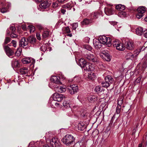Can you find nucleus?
Here are the masks:
<instances>
[{"label":"nucleus","mask_w":147,"mask_h":147,"mask_svg":"<svg viewBox=\"0 0 147 147\" xmlns=\"http://www.w3.org/2000/svg\"><path fill=\"white\" fill-rule=\"evenodd\" d=\"M144 36L145 37L147 38V29L144 31Z\"/></svg>","instance_id":"obj_60"},{"label":"nucleus","mask_w":147,"mask_h":147,"mask_svg":"<svg viewBox=\"0 0 147 147\" xmlns=\"http://www.w3.org/2000/svg\"><path fill=\"white\" fill-rule=\"evenodd\" d=\"M72 7V5L71 4V2L69 3H68L63 6V8H67L69 9H71Z\"/></svg>","instance_id":"obj_40"},{"label":"nucleus","mask_w":147,"mask_h":147,"mask_svg":"<svg viewBox=\"0 0 147 147\" xmlns=\"http://www.w3.org/2000/svg\"><path fill=\"white\" fill-rule=\"evenodd\" d=\"M85 57L89 61L96 63L98 62L99 61L97 57L93 54L90 53L87 54L85 55Z\"/></svg>","instance_id":"obj_5"},{"label":"nucleus","mask_w":147,"mask_h":147,"mask_svg":"<svg viewBox=\"0 0 147 147\" xmlns=\"http://www.w3.org/2000/svg\"><path fill=\"white\" fill-rule=\"evenodd\" d=\"M37 28H38L39 30H43V27L41 24H38L37 25Z\"/></svg>","instance_id":"obj_49"},{"label":"nucleus","mask_w":147,"mask_h":147,"mask_svg":"<svg viewBox=\"0 0 147 147\" xmlns=\"http://www.w3.org/2000/svg\"><path fill=\"white\" fill-rule=\"evenodd\" d=\"M123 99L121 98H119L118 100L117 105L121 106L123 103Z\"/></svg>","instance_id":"obj_45"},{"label":"nucleus","mask_w":147,"mask_h":147,"mask_svg":"<svg viewBox=\"0 0 147 147\" xmlns=\"http://www.w3.org/2000/svg\"><path fill=\"white\" fill-rule=\"evenodd\" d=\"M125 48L129 50H133L134 48V43L132 41L129 40L125 42Z\"/></svg>","instance_id":"obj_10"},{"label":"nucleus","mask_w":147,"mask_h":147,"mask_svg":"<svg viewBox=\"0 0 147 147\" xmlns=\"http://www.w3.org/2000/svg\"><path fill=\"white\" fill-rule=\"evenodd\" d=\"M85 48L86 49H87L88 50H89V51L91 50L92 49V48L89 45H86L85 46Z\"/></svg>","instance_id":"obj_53"},{"label":"nucleus","mask_w":147,"mask_h":147,"mask_svg":"<svg viewBox=\"0 0 147 147\" xmlns=\"http://www.w3.org/2000/svg\"><path fill=\"white\" fill-rule=\"evenodd\" d=\"M142 49L139 48L136 49L134 52V55L135 57H137L138 55L139 54L140 52L141 51V50Z\"/></svg>","instance_id":"obj_34"},{"label":"nucleus","mask_w":147,"mask_h":147,"mask_svg":"<svg viewBox=\"0 0 147 147\" xmlns=\"http://www.w3.org/2000/svg\"><path fill=\"white\" fill-rule=\"evenodd\" d=\"M54 89L56 92L60 93L64 92L66 90V88L65 86H58L55 87Z\"/></svg>","instance_id":"obj_18"},{"label":"nucleus","mask_w":147,"mask_h":147,"mask_svg":"<svg viewBox=\"0 0 147 147\" xmlns=\"http://www.w3.org/2000/svg\"><path fill=\"white\" fill-rule=\"evenodd\" d=\"M55 105L56 107H58L59 106V104L58 102H56L55 103Z\"/></svg>","instance_id":"obj_64"},{"label":"nucleus","mask_w":147,"mask_h":147,"mask_svg":"<svg viewBox=\"0 0 147 147\" xmlns=\"http://www.w3.org/2000/svg\"><path fill=\"white\" fill-rule=\"evenodd\" d=\"M28 41L26 40L25 38L22 37L19 42V45L23 48L26 47V46L28 45Z\"/></svg>","instance_id":"obj_16"},{"label":"nucleus","mask_w":147,"mask_h":147,"mask_svg":"<svg viewBox=\"0 0 147 147\" xmlns=\"http://www.w3.org/2000/svg\"><path fill=\"white\" fill-rule=\"evenodd\" d=\"M113 47L118 50L123 51L125 49L123 44L118 40H115L113 42Z\"/></svg>","instance_id":"obj_3"},{"label":"nucleus","mask_w":147,"mask_h":147,"mask_svg":"<svg viewBox=\"0 0 147 147\" xmlns=\"http://www.w3.org/2000/svg\"><path fill=\"white\" fill-rule=\"evenodd\" d=\"M115 8L116 9L120 11H123L125 9V6L121 4H119L117 5Z\"/></svg>","instance_id":"obj_29"},{"label":"nucleus","mask_w":147,"mask_h":147,"mask_svg":"<svg viewBox=\"0 0 147 147\" xmlns=\"http://www.w3.org/2000/svg\"><path fill=\"white\" fill-rule=\"evenodd\" d=\"M58 6V4L56 3H53L52 6L54 8H56Z\"/></svg>","instance_id":"obj_57"},{"label":"nucleus","mask_w":147,"mask_h":147,"mask_svg":"<svg viewBox=\"0 0 147 147\" xmlns=\"http://www.w3.org/2000/svg\"><path fill=\"white\" fill-rule=\"evenodd\" d=\"M94 69V67L92 66L91 65H90L88 63V64H87L85 68H84V70L89 71H92Z\"/></svg>","instance_id":"obj_24"},{"label":"nucleus","mask_w":147,"mask_h":147,"mask_svg":"<svg viewBox=\"0 0 147 147\" xmlns=\"http://www.w3.org/2000/svg\"><path fill=\"white\" fill-rule=\"evenodd\" d=\"M105 13L107 15H110L113 14L114 11L111 7H106L105 9Z\"/></svg>","instance_id":"obj_21"},{"label":"nucleus","mask_w":147,"mask_h":147,"mask_svg":"<svg viewBox=\"0 0 147 147\" xmlns=\"http://www.w3.org/2000/svg\"><path fill=\"white\" fill-rule=\"evenodd\" d=\"M139 123L138 122H137L136 123V126L134 127V129L133 130V132L132 133V134L133 135L135 134L136 131L137 129V127L139 126Z\"/></svg>","instance_id":"obj_43"},{"label":"nucleus","mask_w":147,"mask_h":147,"mask_svg":"<svg viewBox=\"0 0 147 147\" xmlns=\"http://www.w3.org/2000/svg\"><path fill=\"white\" fill-rule=\"evenodd\" d=\"M62 30L64 32L67 33H70L71 32L70 29L68 26L63 28Z\"/></svg>","instance_id":"obj_38"},{"label":"nucleus","mask_w":147,"mask_h":147,"mask_svg":"<svg viewBox=\"0 0 147 147\" xmlns=\"http://www.w3.org/2000/svg\"><path fill=\"white\" fill-rule=\"evenodd\" d=\"M100 55L102 56L104 59L107 61H109L111 59V56L108 53V51H104L100 53Z\"/></svg>","instance_id":"obj_12"},{"label":"nucleus","mask_w":147,"mask_h":147,"mask_svg":"<svg viewBox=\"0 0 147 147\" xmlns=\"http://www.w3.org/2000/svg\"><path fill=\"white\" fill-rule=\"evenodd\" d=\"M7 9L5 7H3L1 9V12L2 13H5L7 11Z\"/></svg>","instance_id":"obj_50"},{"label":"nucleus","mask_w":147,"mask_h":147,"mask_svg":"<svg viewBox=\"0 0 147 147\" xmlns=\"http://www.w3.org/2000/svg\"><path fill=\"white\" fill-rule=\"evenodd\" d=\"M11 41L10 38L8 37H6L5 40V41L4 43L3 44V46H4V45L7 44L9 42Z\"/></svg>","instance_id":"obj_42"},{"label":"nucleus","mask_w":147,"mask_h":147,"mask_svg":"<svg viewBox=\"0 0 147 147\" xmlns=\"http://www.w3.org/2000/svg\"><path fill=\"white\" fill-rule=\"evenodd\" d=\"M69 102L68 101H64L63 103V106L66 108L70 107V106Z\"/></svg>","instance_id":"obj_37"},{"label":"nucleus","mask_w":147,"mask_h":147,"mask_svg":"<svg viewBox=\"0 0 147 147\" xmlns=\"http://www.w3.org/2000/svg\"><path fill=\"white\" fill-rule=\"evenodd\" d=\"M49 5L48 3V1H44L39 5L38 7V9L40 11H41V9H44L47 8L49 7Z\"/></svg>","instance_id":"obj_15"},{"label":"nucleus","mask_w":147,"mask_h":147,"mask_svg":"<svg viewBox=\"0 0 147 147\" xmlns=\"http://www.w3.org/2000/svg\"><path fill=\"white\" fill-rule=\"evenodd\" d=\"M78 63L79 65L81 67L83 68L84 69V68H85L87 64H88V63L84 59L81 58L79 60Z\"/></svg>","instance_id":"obj_17"},{"label":"nucleus","mask_w":147,"mask_h":147,"mask_svg":"<svg viewBox=\"0 0 147 147\" xmlns=\"http://www.w3.org/2000/svg\"><path fill=\"white\" fill-rule=\"evenodd\" d=\"M121 106L117 105V107L116 108V112L115 113L112 117V119H114L115 118V116L116 115V114L117 115V116L116 117V119H117L120 116V115L119 114L121 112Z\"/></svg>","instance_id":"obj_14"},{"label":"nucleus","mask_w":147,"mask_h":147,"mask_svg":"<svg viewBox=\"0 0 147 147\" xmlns=\"http://www.w3.org/2000/svg\"><path fill=\"white\" fill-rule=\"evenodd\" d=\"M88 100L91 102L96 101L97 100L96 97L94 95H91L88 98Z\"/></svg>","instance_id":"obj_27"},{"label":"nucleus","mask_w":147,"mask_h":147,"mask_svg":"<svg viewBox=\"0 0 147 147\" xmlns=\"http://www.w3.org/2000/svg\"><path fill=\"white\" fill-rule=\"evenodd\" d=\"M127 59H130L132 60H134L136 58L134 55L131 53H129L126 55Z\"/></svg>","instance_id":"obj_26"},{"label":"nucleus","mask_w":147,"mask_h":147,"mask_svg":"<svg viewBox=\"0 0 147 147\" xmlns=\"http://www.w3.org/2000/svg\"><path fill=\"white\" fill-rule=\"evenodd\" d=\"M22 49L20 48H18L15 53V55L18 57L20 56L21 54Z\"/></svg>","instance_id":"obj_36"},{"label":"nucleus","mask_w":147,"mask_h":147,"mask_svg":"<svg viewBox=\"0 0 147 147\" xmlns=\"http://www.w3.org/2000/svg\"><path fill=\"white\" fill-rule=\"evenodd\" d=\"M29 147H36V143L34 142H31L29 144Z\"/></svg>","instance_id":"obj_47"},{"label":"nucleus","mask_w":147,"mask_h":147,"mask_svg":"<svg viewBox=\"0 0 147 147\" xmlns=\"http://www.w3.org/2000/svg\"><path fill=\"white\" fill-rule=\"evenodd\" d=\"M50 143L53 147H58L60 145V142L58 138H53L50 140Z\"/></svg>","instance_id":"obj_11"},{"label":"nucleus","mask_w":147,"mask_h":147,"mask_svg":"<svg viewBox=\"0 0 147 147\" xmlns=\"http://www.w3.org/2000/svg\"><path fill=\"white\" fill-rule=\"evenodd\" d=\"M78 27V24L77 23H74L72 24V29L74 30H75Z\"/></svg>","instance_id":"obj_46"},{"label":"nucleus","mask_w":147,"mask_h":147,"mask_svg":"<svg viewBox=\"0 0 147 147\" xmlns=\"http://www.w3.org/2000/svg\"><path fill=\"white\" fill-rule=\"evenodd\" d=\"M146 11L145 8L143 7H139L137 9L138 13L136 17L138 19L141 18L144 16Z\"/></svg>","instance_id":"obj_7"},{"label":"nucleus","mask_w":147,"mask_h":147,"mask_svg":"<svg viewBox=\"0 0 147 147\" xmlns=\"http://www.w3.org/2000/svg\"><path fill=\"white\" fill-rule=\"evenodd\" d=\"M90 38L88 37H86L85 38L84 41L85 42H89Z\"/></svg>","instance_id":"obj_59"},{"label":"nucleus","mask_w":147,"mask_h":147,"mask_svg":"<svg viewBox=\"0 0 147 147\" xmlns=\"http://www.w3.org/2000/svg\"><path fill=\"white\" fill-rule=\"evenodd\" d=\"M99 15V13L97 11L94 12L90 14V17L91 18H93L94 19L97 18Z\"/></svg>","instance_id":"obj_28"},{"label":"nucleus","mask_w":147,"mask_h":147,"mask_svg":"<svg viewBox=\"0 0 147 147\" xmlns=\"http://www.w3.org/2000/svg\"><path fill=\"white\" fill-rule=\"evenodd\" d=\"M29 71V70H28V68L26 67H24L20 69V72L21 74H28Z\"/></svg>","instance_id":"obj_23"},{"label":"nucleus","mask_w":147,"mask_h":147,"mask_svg":"<svg viewBox=\"0 0 147 147\" xmlns=\"http://www.w3.org/2000/svg\"><path fill=\"white\" fill-rule=\"evenodd\" d=\"M143 29L141 27L137 28L136 29V33L138 35H141L143 33Z\"/></svg>","instance_id":"obj_30"},{"label":"nucleus","mask_w":147,"mask_h":147,"mask_svg":"<svg viewBox=\"0 0 147 147\" xmlns=\"http://www.w3.org/2000/svg\"><path fill=\"white\" fill-rule=\"evenodd\" d=\"M143 62L142 64V67L145 69L147 66V58L144 57L143 59Z\"/></svg>","instance_id":"obj_32"},{"label":"nucleus","mask_w":147,"mask_h":147,"mask_svg":"<svg viewBox=\"0 0 147 147\" xmlns=\"http://www.w3.org/2000/svg\"><path fill=\"white\" fill-rule=\"evenodd\" d=\"M114 82V80L112 77L111 76L108 75L105 77V81L101 82V85L102 87L107 88L110 86Z\"/></svg>","instance_id":"obj_2"},{"label":"nucleus","mask_w":147,"mask_h":147,"mask_svg":"<svg viewBox=\"0 0 147 147\" xmlns=\"http://www.w3.org/2000/svg\"><path fill=\"white\" fill-rule=\"evenodd\" d=\"M68 91L71 94H73L76 93L78 90V87L75 85H70L68 86Z\"/></svg>","instance_id":"obj_6"},{"label":"nucleus","mask_w":147,"mask_h":147,"mask_svg":"<svg viewBox=\"0 0 147 147\" xmlns=\"http://www.w3.org/2000/svg\"><path fill=\"white\" fill-rule=\"evenodd\" d=\"M92 22L91 19H89L86 18L84 19L83 21L81 22V24L82 27L84 25H86L89 24Z\"/></svg>","instance_id":"obj_22"},{"label":"nucleus","mask_w":147,"mask_h":147,"mask_svg":"<svg viewBox=\"0 0 147 147\" xmlns=\"http://www.w3.org/2000/svg\"><path fill=\"white\" fill-rule=\"evenodd\" d=\"M126 14V13L124 11H122L120 12V15H121H121L123 16H125Z\"/></svg>","instance_id":"obj_56"},{"label":"nucleus","mask_w":147,"mask_h":147,"mask_svg":"<svg viewBox=\"0 0 147 147\" xmlns=\"http://www.w3.org/2000/svg\"><path fill=\"white\" fill-rule=\"evenodd\" d=\"M40 49L41 51H43L46 50V49L44 48V46H43V45L40 47Z\"/></svg>","instance_id":"obj_58"},{"label":"nucleus","mask_w":147,"mask_h":147,"mask_svg":"<svg viewBox=\"0 0 147 147\" xmlns=\"http://www.w3.org/2000/svg\"><path fill=\"white\" fill-rule=\"evenodd\" d=\"M13 45V46L14 47H16V41L13 40H12L11 42Z\"/></svg>","instance_id":"obj_55"},{"label":"nucleus","mask_w":147,"mask_h":147,"mask_svg":"<svg viewBox=\"0 0 147 147\" xmlns=\"http://www.w3.org/2000/svg\"><path fill=\"white\" fill-rule=\"evenodd\" d=\"M65 11L66 10L64 9H61V12L63 14H65Z\"/></svg>","instance_id":"obj_62"},{"label":"nucleus","mask_w":147,"mask_h":147,"mask_svg":"<svg viewBox=\"0 0 147 147\" xmlns=\"http://www.w3.org/2000/svg\"><path fill=\"white\" fill-rule=\"evenodd\" d=\"M22 29L24 30H26L27 29V27H26L25 25H22Z\"/></svg>","instance_id":"obj_61"},{"label":"nucleus","mask_w":147,"mask_h":147,"mask_svg":"<svg viewBox=\"0 0 147 147\" xmlns=\"http://www.w3.org/2000/svg\"><path fill=\"white\" fill-rule=\"evenodd\" d=\"M27 40L31 44H34L35 42L36 38L34 36H31L27 38Z\"/></svg>","instance_id":"obj_25"},{"label":"nucleus","mask_w":147,"mask_h":147,"mask_svg":"<svg viewBox=\"0 0 147 147\" xmlns=\"http://www.w3.org/2000/svg\"><path fill=\"white\" fill-rule=\"evenodd\" d=\"M22 61L23 64H28L31 62L32 64H34L35 62V59L32 58L31 60V58L30 57H26L23 58Z\"/></svg>","instance_id":"obj_13"},{"label":"nucleus","mask_w":147,"mask_h":147,"mask_svg":"<svg viewBox=\"0 0 147 147\" xmlns=\"http://www.w3.org/2000/svg\"><path fill=\"white\" fill-rule=\"evenodd\" d=\"M99 40L102 44H105L108 47L111 45V40L109 37H107L105 36H101L100 37Z\"/></svg>","instance_id":"obj_4"},{"label":"nucleus","mask_w":147,"mask_h":147,"mask_svg":"<svg viewBox=\"0 0 147 147\" xmlns=\"http://www.w3.org/2000/svg\"><path fill=\"white\" fill-rule=\"evenodd\" d=\"M93 44L94 46L96 49H100L102 46V44L99 40H94Z\"/></svg>","instance_id":"obj_19"},{"label":"nucleus","mask_w":147,"mask_h":147,"mask_svg":"<svg viewBox=\"0 0 147 147\" xmlns=\"http://www.w3.org/2000/svg\"><path fill=\"white\" fill-rule=\"evenodd\" d=\"M142 77L141 76H140L138 77L135 80V82L136 83H140L141 81V79Z\"/></svg>","instance_id":"obj_52"},{"label":"nucleus","mask_w":147,"mask_h":147,"mask_svg":"<svg viewBox=\"0 0 147 147\" xmlns=\"http://www.w3.org/2000/svg\"><path fill=\"white\" fill-rule=\"evenodd\" d=\"M65 98V96L63 95L57 93H54L53 96V100L58 102L61 101L63 98Z\"/></svg>","instance_id":"obj_9"},{"label":"nucleus","mask_w":147,"mask_h":147,"mask_svg":"<svg viewBox=\"0 0 147 147\" xmlns=\"http://www.w3.org/2000/svg\"><path fill=\"white\" fill-rule=\"evenodd\" d=\"M10 36L12 38H14L16 37L17 36V35L14 33L11 32L10 34Z\"/></svg>","instance_id":"obj_51"},{"label":"nucleus","mask_w":147,"mask_h":147,"mask_svg":"<svg viewBox=\"0 0 147 147\" xmlns=\"http://www.w3.org/2000/svg\"><path fill=\"white\" fill-rule=\"evenodd\" d=\"M60 77L58 76H53L51 77V82L56 84H60L61 83Z\"/></svg>","instance_id":"obj_20"},{"label":"nucleus","mask_w":147,"mask_h":147,"mask_svg":"<svg viewBox=\"0 0 147 147\" xmlns=\"http://www.w3.org/2000/svg\"><path fill=\"white\" fill-rule=\"evenodd\" d=\"M49 36V32L47 30L45 31L42 34L43 38H48Z\"/></svg>","instance_id":"obj_31"},{"label":"nucleus","mask_w":147,"mask_h":147,"mask_svg":"<svg viewBox=\"0 0 147 147\" xmlns=\"http://www.w3.org/2000/svg\"><path fill=\"white\" fill-rule=\"evenodd\" d=\"M74 80L78 83L82 81L81 77L80 76H75L74 78Z\"/></svg>","instance_id":"obj_35"},{"label":"nucleus","mask_w":147,"mask_h":147,"mask_svg":"<svg viewBox=\"0 0 147 147\" xmlns=\"http://www.w3.org/2000/svg\"><path fill=\"white\" fill-rule=\"evenodd\" d=\"M75 141L74 137L70 134H67L62 139V141L67 146H70L73 144Z\"/></svg>","instance_id":"obj_1"},{"label":"nucleus","mask_w":147,"mask_h":147,"mask_svg":"<svg viewBox=\"0 0 147 147\" xmlns=\"http://www.w3.org/2000/svg\"><path fill=\"white\" fill-rule=\"evenodd\" d=\"M95 77V75L94 73L91 72L90 73H88V78L89 79L94 80Z\"/></svg>","instance_id":"obj_33"},{"label":"nucleus","mask_w":147,"mask_h":147,"mask_svg":"<svg viewBox=\"0 0 147 147\" xmlns=\"http://www.w3.org/2000/svg\"><path fill=\"white\" fill-rule=\"evenodd\" d=\"M27 29L29 30L30 33L33 32L35 30L34 27L32 25L28 26L27 27Z\"/></svg>","instance_id":"obj_39"},{"label":"nucleus","mask_w":147,"mask_h":147,"mask_svg":"<svg viewBox=\"0 0 147 147\" xmlns=\"http://www.w3.org/2000/svg\"><path fill=\"white\" fill-rule=\"evenodd\" d=\"M95 91L97 92L98 93H100L102 91V89L99 86H96L95 88Z\"/></svg>","instance_id":"obj_41"},{"label":"nucleus","mask_w":147,"mask_h":147,"mask_svg":"<svg viewBox=\"0 0 147 147\" xmlns=\"http://www.w3.org/2000/svg\"><path fill=\"white\" fill-rule=\"evenodd\" d=\"M10 29L11 31V32L14 33L15 30V28L14 26H11L10 27Z\"/></svg>","instance_id":"obj_54"},{"label":"nucleus","mask_w":147,"mask_h":147,"mask_svg":"<svg viewBox=\"0 0 147 147\" xmlns=\"http://www.w3.org/2000/svg\"><path fill=\"white\" fill-rule=\"evenodd\" d=\"M3 48L7 55L9 57L12 58L14 53L12 50L7 45L3 46Z\"/></svg>","instance_id":"obj_8"},{"label":"nucleus","mask_w":147,"mask_h":147,"mask_svg":"<svg viewBox=\"0 0 147 147\" xmlns=\"http://www.w3.org/2000/svg\"><path fill=\"white\" fill-rule=\"evenodd\" d=\"M85 126H82V127H81V125L80 124H79L78 125V129L79 130H80L81 131H83L85 129Z\"/></svg>","instance_id":"obj_48"},{"label":"nucleus","mask_w":147,"mask_h":147,"mask_svg":"<svg viewBox=\"0 0 147 147\" xmlns=\"http://www.w3.org/2000/svg\"><path fill=\"white\" fill-rule=\"evenodd\" d=\"M13 65L14 66L16 67H18L20 66L19 63L17 60L14 61Z\"/></svg>","instance_id":"obj_44"},{"label":"nucleus","mask_w":147,"mask_h":147,"mask_svg":"<svg viewBox=\"0 0 147 147\" xmlns=\"http://www.w3.org/2000/svg\"><path fill=\"white\" fill-rule=\"evenodd\" d=\"M41 39L40 34H37V40H41Z\"/></svg>","instance_id":"obj_63"}]
</instances>
